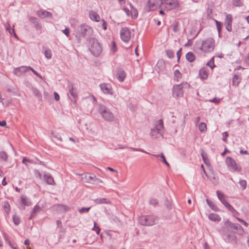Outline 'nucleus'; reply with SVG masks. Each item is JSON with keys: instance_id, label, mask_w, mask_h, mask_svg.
Listing matches in <instances>:
<instances>
[{"instance_id": "58", "label": "nucleus", "mask_w": 249, "mask_h": 249, "mask_svg": "<svg viewBox=\"0 0 249 249\" xmlns=\"http://www.w3.org/2000/svg\"><path fill=\"white\" fill-rule=\"evenodd\" d=\"M6 123L5 121H0V126H4L6 125Z\"/></svg>"}, {"instance_id": "39", "label": "nucleus", "mask_w": 249, "mask_h": 249, "mask_svg": "<svg viewBox=\"0 0 249 249\" xmlns=\"http://www.w3.org/2000/svg\"><path fill=\"white\" fill-rule=\"evenodd\" d=\"M201 156L203 159V160L204 161V162L207 165H209L210 164V161L208 159L207 157V156L204 153L201 154Z\"/></svg>"}, {"instance_id": "56", "label": "nucleus", "mask_w": 249, "mask_h": 249, "mask_svg": "<svg viewBox=\"0 0 249 249\" xmlns=\"http://www.w3.org/2000/svg\"><path fill=\"white\" fill-rule=\"evenodd\" d=\"M103 23L102 26H103V29L105 30H106L107 29V23L105 22V20H103Z\"/></svg>"}, {"instance_id": "15", "label": "nucleus", "mask_w": 249, "mask_h": 249, "mask_svg": "<svg viewBox=\"0 0 249 249\" xmlns=\"http://www.w3.org/2000/svg\"><path fill=\"white\" fill-rule=\"evenodd\" d=\"M183 92L182 87L179 85H176L173 87V95L177 97H181L183 96Z\"/></svg>"}, {"instance_id": "29", "label": "nucleus", "mask_w": 249, "mask_h": 249, "mask_svg": "<svg viewBox=\"0 0 249 249\" xmlns=\"http://www.w3.org/2000/svg\"><path fill=\"white\" fill-rule=\"evenodd\" d=\"M3 207L4 211L7 214H8L10 211V206L9 204L7 201H5L3 203Z\"/></svg>"}, {"instance_id": "27", "label": "nucleus", "mask_w": 249, "mask_h": 249, "mask_svg": "<svg viewBox=\"0 0 249 249\" xmlns=\"http://www.w3.org/2000/svg\"><path fill=\"white\" fill-rule=\"evenodd\" d=\"M198 128L202 133H205L207 130V125L205 123H200L198 125Z\"/></svg>"}, {"instance_id": "6", "label": "nucleus", "mask_w": 249, "mask_h": 249, "mask_svg": "<svg viewBox=\"0 0 249 249\" xmlns=\"http://www.w3.org/2000/svg\"><path fill=\"white\" fill-rule=\"evenodd\" d=\"M28 70H31L35 75H36L38 77L42 79V76L37 73L35 70H34L32 68L30 67H25L22 66L20 68H18L14 70V73L17 75H20L21 72H25Z\"/></svg>"}, {"instance_id": "32", "label": "nucleus", "mask_w": 249, "mask_h": 249, "mask_svg": "<svg viewBox=\"0 0 249 249\" xmlns=\"http://www.w3.org/2000/svg\"><path fill=\"white\" fill-rule=\"evenodd\" d=\"M215 22L216 25V28L218 31V35H219V36H220V32L221 31L222 24L220 22H219L216 20H215Z\"/></svg>"}, {"instance_id": "13", "label": "nucleus", "mask_w": 249, "mask_h": 249, "mask_svg": "<svg viewBox=\"0 0 249 249\" xmlns=\"http://www.w3.org/2000/svg\"><path fill=\"white\" fill-rule=\"evenodd\" d=\"M96 178V176L93 174L85 173L82 175L81 180L85 182L92 183Z\"/></svg>"}, {"instance_id": "40", "label": "nucleus", "mask_w": 249, "mask_h": 249, "mask_svg": "<svg viewBox=\"0 0 249 249\" xmlns=\"http://www.w3.org/2000/svg\"><path fill=\"white\" fill-rule=\"evenodd\" d=\"M90 209V207H88V208L83 207V208H81V209H79L78 211L80 213H87L89 211Z\"/></svg>"}, {"instance_id": "51", "label": "nucleus", "mask_w": 249, "mask_h": 249, "mask_svg": "<svg viewBox=\"0 0 249 249\" xmlns=\"http://www.w3.org/2000/svg\"><path fill=\"white\" fill-rule=\"evenodd\" d=\"M150 204L153 205H156L158 203V201L156 199H151L150 200Z\"/></svg>"}, {"instance_id": "61", "label": "nucleus", "mask_w": 249, "mask_h": 249, "mask_svg": "<svg viewBox=\"0 0 249 249\" xmlns=\"http://www.w3.org/2000/svg\"><path fill=\"white\" fill-rule=\"evenodd\" d=\"M240 153L241 154H248V152L247 151L240 150Z\"/></svg>"}, {"instance_id": "33", "label": "nucleus", "mask_w": 249, "mask_h": 249, "mask_svg": "<svg viewBox=\"0 0 249 249\" xmlns=\"http://www.w3.org/2000/svg\"><path fill=\"white\" fill-rule=\"evenodd\" d=\"M181 73L180 72V71L178 70H176L174 72V76L175 79L178 81L179 79L181 77Z\"/></svg>"}, {"instance_id": "60", "label": "nucleus", "mask_w": 249, "mask_h": 249, "mask_svg": "<svg viewBox=\"0 0 249 249\" xmlns=\"http://www.w3.org/2000/svg\"><path fill=\"white\" fill-rule=\"evenodd\" d=\"M120 4H124L125 2V0H118Z\"/></svg>"}, {"instance_id": "54", "label": "nucleus", "mask_w": 249, "mask_h": 249, "mask_svg": "<svg viewBox=\"0 0 249 249\" xmlns=\"http://www.w3.org/2000/svg\"><path fill=\"white\" fill-rule=\"evenodd\" d=\"M237 219L239 221H240V222H242V223H243V224H244L245 226L247 227V226H248V224L247 222H246L245 221H244V220H243L242 219H240V218H237Z\"/></svg>"}, {"instance_id": "34", "label": "nucleus", "mask_w": 249, "mask_h": 249, "mask_svg": "<svg viewBox=\"0 0 249 249\" xmlns=\"http://www.w3.org/2000/svg\"><path fill=\"white\" fill-rule=\"evenodd\" d=\"M70 93L71 95L74 98H77V93L75 89H74L73 87H72L71 89H70Z\"/></svg>"}, {"instance_id": "10", "label": "nucleus", "mask_w": 249, "mask_h": 249, "mask_svg": "<svg viewBox=\"0 0 249 249\" xmlns=\"http://www.w3.org/2000/svg\"><path fill=\"white\" fill-rule=\"evenodd\" d=\"M123 10L128 17H131L133 18H136L138 17V13L137 9L131 3L129 4V8L124 7Z\"/></svg>"}, {"instance_id": "1", "label": "nucleus", "mask_w": 249, "mask_h": 249, "mask_svg": "<svg viewBox=\"0 0 249 249\" xmlns=\"http://www.w3.org/2000/svg\"><path fill=\"white\" fill-rule=\"evenodd\" d=\"M93 33V29L90 26L83 24L77 28V31L75 34V37L80 40L81 37L86 35H90Z\"/></svg>"}, {"instance_id": "41", "label": "nucleus", "mask_w": 249, "mask_h": 249, "mask_svg": "<svg viewBox=\"0 0 249 249\" xmlns=\"http://www.w3.org/2000/svg\"><path fill=\"white\" fill-rule=\"evenodd\" d=\"M239 184L243 190H244L247 186V182L245 180H241L239 181Z\"/></svg>"}, {"instance_id": "35", "label": "nucleus", "mask_w": 249, "mask_h": 249, "mask_svg": "<svg viewBox=\"0 0 249 249\" xmlns=\"http://www.w3.org/2000/svg\"><path fill=\"white\" fill-rule=\"evenodd\" d=\"M13 220L16 225H18L20 221L19 217L16 214L13 215Z\"/></svg>"}, {"instance_id": "22", "label": "nucleus", "mask_w": 249, "mask_h": 249, "mask_svg": "<svg viewBox=\"0 0 249 249\" xmlns=\"http://www.w3.org/2000/svg\"><path fill=\"white\" fill-rule=\"evenodd\" d=\"M126 77L125 72L124 71H119L117 73V78L120 82H123Z\"/></svg>"}, {"instance_id": "7", "label": "nucleus", "mask_w": 249, "mask_h": 249, "mask_svg": "<svg viewBox=\"0 0 249 249\" xmlns=\"http://www.w3.org/2000/svg\"><path fill=\"white\" fill-rule=\"evenodd\" d=\"M226 162L228 167L233 171L240 172L241 170V167L238 166L231 157H227L226 159Z\"/></svg>"}, {"instance_id": "8", "label": "nucleus", "mask_w": 249, "mask_h": 249, "mask_svg": "<svg viewBox=\"0 0 249 249\" xmlns=\"http://www.w3.org/2000/svg\"><path fill=\"white\" fill-rule=\"evenodd\" d=\"M216 193L218 198L224 205V206L232 213H236L237 214L238 213L234 210V209L228 202L226 201L225 197L223 194L219 191H217Z\"/></svg>"}, {"instance_id": "37", "label": "nucleus", "mask_w": 249, "mask_h": 249, "mask_svg": "<svg viewBox=\"0 0 249 249\" xmlns=\"http://www.w3.org/2000/svg\"><path fill=\"white\" fill-rule=\"evenodd\" d=\"M154 156L156 157H160L162 159V161L168 166L169 167V164L167 162L166 159H165V156H164V155L162 153L160 155H154Z\"/></svg>"}, {"instance_id": "4", "label": "nucleus", "mask_w": 249, "mask_h": 249, "mask_svg": "<svg viewBox=\"0 0 249 249\" xmlns=\"http://www.w3.org/2000/svg\"><path fill=\"white\" fill-rule=\"evenodd\" d=\"M162 4V0H149L145 7V10L146 12L155 10L160 7Z\"/></svg>"}, {"instance_id": "57", "label": "nucleus", "mask_w": 249, "mask_h": 249, "mask_svg": "<svg viewBox=\"0 0 249 249\" xmlns=\"http://www.w3.org/2000/svg\"><path fill=\"white\" fill-rule=\"evenodd\" d=\"M192 45V42L191 40H189L185 45V47H188Z\"/></svg>"}, {"instance_id": "20", "label": "nucleus", "mask_w": 249, "mask_h": 249, "mask_svg": "<svg viewBox=\"0 0 249 249\" xmlns=\"http://www.w3.org/2000/svg\"><path fill=\"white\" fill-rule=\"evenodd\" d=\"M208 218L210 220L213 221H219L221 220V218L219 215L214 213L210 214L208 216Z\"/></svg>"}, {"instance_id": "28", "label": "nucleus", "mask_w": 249, "mask_h": 249, "mask_svg": "<svg viewBox=\"0 0 249 249\" xmlns=\"http://www.w3.org/2000/svg\"><path fill=\"white\" fill-rule=\"evenodd\" d=\"M38 15L42 18H44L47 17H52V14L47 11H40L38 12Z\"/></svg>"}, {"instance_id": "53", "label": "nucleus", "mask_w": 249, "mask_h": 249, "mask_svg": "<svg viewBox=\"0 0 249 249\" xmlns=\"http://www.w3.org/2000/svg\"><path fill=\"white\" fill-rule=\"evenodd\" d=\"M63 32L65 35L67 36H68L70 34V30L68 28H66L65 30L63 31Z\"/></svg>"}, {"instance_id": "16", "label": "nucleus", "mask_w": 249, "mask_h": 249, "mask_svg": "<svg viewBox=\"0 0 249 249\" xmlns=\"http://www.w3.org/2000/svg\"><path fill=\"white\" fill-rule=\"evenodd\" d=\"M100 88L102 91L105 94L112 93V89L109 84H102L100 85Z\"/></svg>"}, {"instance_id": "19", "label": "nucleus", "mask_w": 249, "mask_h": 249, "mask_svg": "<svg viewBox=\"0 0 249 249\" xmlns=\"http://www.w3.org/2000/svg\"><path fill=\"white\" fill-rule=\"evenodd\" d=\"M241 81V77L239 75H234L232 78V86L238 87Z\"/></svg>"}, {"instance_id": "12", "label": "nucleus", "mask_w": 249, "mask_h": 249, "mask_svg": "<svg viewBox=\"0 0 249 249\" xmlns=\"http://www.w3.org/2000/svg\"><path fill=\"white\" fill-rule=\"evenodd\" d=\"M121 39L124 42H128L131 37L130 31L127 28H123L120 31Z\"/></svg>"}, {"instance_id": "50", "label": "nucleus", "mask_w": 249, "mask_h": 249, "mask_svg": "<svg viewBox=\"0 0 249 249\" xmlns=\"http://www.w3.org/2000/svg\"><path fill=\"white\" fill-rule=\"evenodd\" d=\"M166 53L168 56L170 58L173 57L174 56V53L172 51L168 50L166 51Z\"/></svg>"}, {"instance_id": "3", "label": "nucleus", "mask_w": 249, "mask_h": 249, "mask_svg": "<svg viewBox=\"0 0 249 249\" xmlns=\"http://www.w3.org/2000/svg\"><path fill=\"white\" fill-rule=\"evenodd\" d=\"M214 48V40L213 38H208L202 41L200 49L205 53H210Z\"/></svg>"}, {"instance_id": "18", "label": "nucleus", "mask_w": 249, "mask_h": 249, "mask_svg": "<svg viewBox=\"0 0 249 249\" xmlns=\"http://www.w3.org/2000/svg\"><path fill=\"white\" fill-rule=\"evenodd\" d=\"M89 16L90 18L93 21L98 22L100 19V17L99 15L94 11H90L89 13Z\"/></svg>"}, {"instance_id": "2", "label": "nucleus", "mask_w": 249, "mask_h": 249, "mask_svg": "<svg viewBox=\"0 0 249 249\" xmlns=\"http://www.w3.org/2000/svg\"><path fill=\"white\" fill-rule=\"evenodd\" d=\"M90 45L89 49L91 53L96 56L101 54L102 51V48L101 44L95 38H91L89 40Z\"/></svg>"}, {"instance_id": "31", "label": "nucleus", "mask_w": 249, "mask_h": 249, "mask_svg": "<svg viewBox=\"0 0 249 249\" xmlns=\"http://www.w3.org/2000/svg\"><path fill=\"white\" fill-rule=\"evenodd\" d=\"M57 209L62 212H66L69 210V208L66 205H58L57 206Z\"/></svg>"}, {"instance_id": "59", "label": "nucleus", "mask_w": 249, "mask_h": 249, "mask_svg": "<svg viewBox=\"0 0 249 249\" xmlns=\"http://www.w3.org/2000/svg\"><path fill=\"white\" fill-rule=\"evenodd\" d=\"M24 244L25 245L28 246L30 244V241L28 239L25 240Z\"/></svg>"}, {"instance_id": "21", "label": "nucleus", "mask_w": 249, "mask_h": 249, "mask_svg": "<svg viewBox=\"0 0 249 249\" xmlns=\"http://www.w3.org/2000/svg\"><path fill=\"white\" fill-rule=\"evenodd\" d=\"M44 179L46 182L50 185H53L54 184V181L53 178L50 175H45L44 176Z\"/></svg>"}, {"instance_id": "55", "label": "nucleus", "mask_w": 249, "mask_h": 249, "mask_svg": "<svg viewBox=\"0 0 249 249\" xmlns=\"http://www.w3.org/2000/svg\"><path fill=\"white\" fill-rule=\"evenodd\" d=\"M220 99H217V98H213L212 100H211V101L212 102H214L215 103H219L220 102Z\"/></svg>"}, {"instance_id": "45", "label": "nucleus", "mask_w": 249, "mask_h": 249, "mask_svg": "<svg viewBox=\"0 0 249 249\" xmlns=\"http://www.w3.org/2000/svg\"><path fill=\"white\" fill-rule=\"evenodd\" d=\"M233 3L236 6H240L242 5V2L240 0H233Z\"/></svg>"}, {"instance_id": "64", "label": "nucleus", "mask_w": 249, "mask_h": 249, "mask_svg": "<svg viewBox=\"0 0 249 249\" xmlns=\"http://www.w3.org/2000/svg\"><path fill=\"white\" fill-rule=\"evenodd\" d=\"M56 224L58 226H61V222L60 220H57Z\"/></svg>"}, {"instance_id": "43", "label": "nucleus", "mask_w": 249, "mask_h": 249, "mask_svg": "<svg viewBox=\"0 0 249 249\" xmlns=\"http://www.w3.org/2000/svg\"><path fill=\"white\" fill-rule=\"evenodd\" d=\"M7 156L5 152L2 151L0 152V158L3 160H7Z\"/></svg>"}, {"instance_id": "9", "label": "nucleus", "mask_w": 249, "mask_h": 249, "mask_svg": "<svg viewBox=\"0 0 249 249\" xmlns=\"http://www.w3.org/2000/svg\"><path fill=\"white\" fill-rule=\"evenodd\" d=\"M162 5L165 9L169 10L178 7V3L176 0H164Z\"/></svg>"}, {"instance_id": "17", "label": "nucleus", "mask_w": 249, "mask_h": 249, "mask_svg": "<svg viewBox=\"0 0 249 249\" xmlns=\"http://www.w3.org/2000/svg\"><path fill=\"white\" fill-rule=\"evenodd\" d=\"M209 74V70L206 68H202L199 70V76L202 80L207 79Z\"/></svg>"}, {"instance_id": "38", "label": "nucleus", "mask_w": 249, "mask_h": 249, "mask_svg": "<svg viewBox=\"0 0 249 249\" xmlns=\"http://www.w3.org/2000/svg\"><path fill=\"white\" fill-rule=\"evenodd\" d=\"M22 162L25 164L26 166H28L29 163H32V160L26 158V157H23L22 159Z\"/></svg>"}, {"instance_id": "47", "label": "nucleus", "mask_w": 249, "mask_h": 249, "mask_svg": "<svg viewBox=\"0 0 249 249\" xmlns=\"http://www.w3.org/2000/svg\"><path fill=\"white\" fill-rule=\"evenodd\" d=\"M228 137V133L227 132H225L222 133V140L225 142H227V137Z\"/></svg>"}, {"instance_id": "42", "label": "nucleus", "mask_w": 249, "mask_h": 249, "mask_svg": "<svg viewBox=\"0 0 249 249\" xmlns=\"http://www.w3.org/2000/svg\"><path fill=\"white\" fill-rule=\"evenodd\" d=\"M92 230V231H95L97 234H99L100 232V228L99 227L96 226V222L94 223V227Z\"/></svg>"}, {"instance_id": "46", "label": "nucleus", "mask_w": 249, "mask_h": 249, "mask_svg": "<svg viewBox=\"0 0 249 249\" xmlns=\"http://www.w3.org/2000/svg\"><path fill=\"white\" fill-rule=\"evenodd\" d=\"M97 203H109V201H107L105 198H101L96 200Z\"/></svg>"}, {"instance_id": "23", "label": "nucleus", "mask_w": 249, "mask_h": 249, "mask_svg": "<svg viewBox=\"0 0 249 249\" xmlns=\"http://www.w3.org/2000/svg\"><path fill=\"white\" fill-rule=\"evenodd\" d=\"M20 204L24 206H30L31 205V202L25 196H21Z\"/></svg>"}, {"instance_id": "52", "label": "nucleus", "mask_w": 249, "mask_h": 249, "mask_svg": "<svg viewBox=\"0 0 249 249\" xmlns=\"http://www.w3.org/2000/svg\"><path fill=\"white\" fill-rule=\"evenodd\" d=\"M53 94H54L55 100L56 101H59L60 97H59L58 94L56 92H54Z\"/></svg>"}, {"instance_id": "44", "label": "nucleus", "mask_w": 249, "mask_h": 249, "mask_svg": "<svg viewBox=\"0 0 249 249\" xmlns=\"http://www.w3.org/2000/svg\"><path fill=\"white\" fill-rule=\"evenodd\" d=\"M44 54L48 59H50L52 57V53L50 50L45 51Z\"/></svg>"}, {"instance_id": "5", "label": "nucleus", "mask_w": 249, "mask_h": 249, "mask_svg": "<svg viewBox=\"0 0 249 249\" xmlns=\"http://www.w3.org/2000/svg\"><path fill=\"white\" fill-rule=\"evenodd\" d=\"M156 218L153 216H142L140 217L139 223L144 226H151L155 224Z\"/></svg>"}, {"instance_id": "24", "label": "nucleus", "mask_w": 249, "mask_h": 249, "mask_svg": "<svg viewBox=\"0 0 249 249\" xmlns=\"http://www.w3.org/2000/svg\"><path fill=\"white\" fill-rule=\"evenodd\" d=\"M164 128L163 123L162 120L157 121L156 125V128L159 131H161Z\"/></svg>"}, {"instance_id": "36", "label": "nucleus", "mask_w": 249, "mask_h": 249, "mask_svg": "<svg viewBox=\"0 0 249 249\" xmlns=\"http://www.w3.org/2000/svg\"><path fill=\"white\" fill-rule=\"evenodd\" d=\"M214 61V57H213L207 64V65L210 67L212 69H213L215 67Z\"/></svg>"}, {"instance_id": "63", "label": "nucleus", "mask_w": 249, "mask_h": 249, "mask_svg": "<svg viewBox=\"0 0 249 249\" xmlns=\"http://www.w3.org/2000/svg\"><path fill=\"white\" fill-rule=\"evenodd\" d=\"M200 120V118L199 117H197L196 119V123H198Z\"/></svg>"}, {"instance_id": "11", "label": "nucleus", "mask_w": 249, "mask_h": 249, "mask_svg": "<svg viewBox=\"0 0 249 249\" xmlns=\"http://www.w3.org/2000/svg\"><path fill=\"white\" fill-rule=\"evenodd\" d=\"M100 113L102 117L106 120L112 121L114 119V116L112 112L108 109L100 108Z\"/></svg>"}, {"instance_id": "30", "label": "nucleus", "mask_w": 249, "mask_h": 249, "mask_svg": "<svg viewBox=\"0 0 249 249\" xmlns=\"http://www.w3.org/2000/svg\"><path fill=\"white\" fill-rule=\"evenodd\" d=\"M206 201L207 202L208 205L210 207L212 208V209L213 211H217V207L215 206V204L209 200V199H207Z\"/></svg>"}, {"instance_id": "25", "label": "nucleus", "mask_w": 249, "mask_h": 249, "mask_svg": "<svg viewBox=\"0 0 249 249\" xmlns=\"http://www.w3.org/2000/svg\"><path fill=\"white\" fill-rule=\"evenodd\" d=\"M186 59L190 62L194 61L196 59L194 54L192 52L188 53L186 55Z\"/></svg>"}, {"instance_id": "49", "label": "nucleus", "mask_w": 249, "mask_h": 249, "mask_svg": "<svg viewBox=\"0 0 249 249\" xmlns=\"http://www.w3.org/2000/svg\"><path fill=\"white\" fill-rule=\"evenodd\" d=\"M111 51L113 53L116 52V51H117V48H116L115 43L114 41L112 42V43H111Z\"/></svg>"}, {"instance_id": "26", "label": "nucleus", "mask_w": 249, "mask_h": 249, "mask_svg": "<svg viewBox=\"0 0 249 249\" xmlns=\"http://www.w3.org/2000/svg\"><path fill=\"white\" fill-rule=\"evenodd\" d=\"M41 208L38 205L35 206L31 214L30 218H33L37 213H38L41 211Z\"/></svg>"}, {"instance_id": "48", "label": "nucleus", "mask_w": 249, "mask_h": 249, "mask_svg": "<svg viewBox=\"0 0 249 249\" xmlns=\"http://www.w3.org/2000/svg\"><path fill=\"white\" fill-rule=\"evenodd\" d=\"M172 28H173V30L174 31V32H178L179 30L178 23H176L175 24L173 25Z\"/></svg>"}, {"instance_id": "62", "label": "nucleus", "mask_w": 249, "mask_h": 249, "mask_svg": "<svg viewBox=\"0 0 249 249\" xmlns=\"http://www.w3.org/2000/svg\"><path fill=\"white\" fill-rule=\"evenodd\" d=\"M2 184L3 185L5 186L7 184V183L5 181V178L3 179L2 181Z\"/></svg>"}, {"instance_id": "14", "label": "nucleus", "mask_w": 249, "mask_h": 249, "mask_svg": "<svg viewBox=\"0 0 249 249\" xmlns=\"http://www.w3.org/2000/svg\"><path fill=\"white\" fill-rule=\"evenodd\" d=\"M232 22V17L231 15L226 14L225 24L226 29L231 32L232 30L231 24Z\"/></svg>"}]
</instances>
